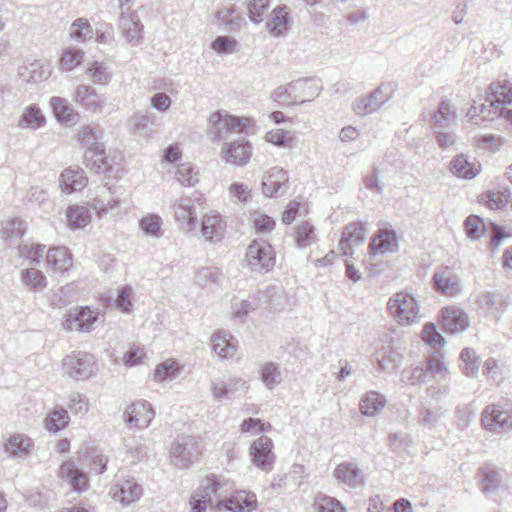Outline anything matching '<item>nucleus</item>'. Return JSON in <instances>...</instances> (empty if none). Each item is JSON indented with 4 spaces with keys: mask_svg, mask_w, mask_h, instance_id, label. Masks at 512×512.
Wrapping results in <instances>:
<instances>
[{
    "mask_svg": "<svg viewBox=\"0 0 512 512\" xmlns=\"http://www.w3.org/2000/svg\"><path fill=\"white\" fill-rule=\"evenodd\" d=\"M428 374H431L433 377H437L438 375H433L429 371V364L427 363L426 368L422 366H416L412 368H405L402 370L400 375V381L408 386L419 384L425 381Z\"/></svg>",
    "mask_w": 512,
    "mask_h": 512,
    "instance_id": "47",
    "label": "nucleus"
},
{
    "mask_svg": "<svg viewBox=\"0 0 512 512\" xmlns=\"http://www.w3.org/2000/svg\"><path fill=\"white\" fill-rule=\"evenodd\" d=\"M45 263L54 272L64 274L73 267V256L65 246H54L46 251Z\"/></svg>",
    "mask_w": 512,
    "mask_h": 512,
    "instance_id": "23",
    "label": "nucleus"
},
{
    "mask_svg": "<svg viewBox=\"0 0 512 512\" xmlns=\"http://www.w3.org/2000/svg\"><path fill=\"white\" fill-rule=\"evenodd\" d=\"M252 155V147L243 139L224 143L220 150V157L228 164L235 166L246 165Z\"/></svg>",
    "mask_w": 512,
    "mask_h": 512,
    "instance_id": "17",
    "label": "nucleus"
},
{
    "mask_svg": "<svg viewBox=\"0 0 512 512\" xmlns=\"http://www.w3.org/2000/svg\"><path fill=\"white\" fill-rule=\"evenodd\" d=\"M99 130L92 126H83L78 132V141L93 151L95 155L102 156L104 153L103 145L98 141Z\"/></svg>",
    "mask_w": 512,
    "mask_h": 512,
    "instance_id": "40",
    "label": "nucleus"
},
{
    "mask_svg": "<svg viewBox=\"0 0 512 512\" xmlns=\"http://www.w3.org/2000/svg\"><path fill=\"white\" fill-rule=\"evenodd\" d=\"M288 173L279 167L270 168L262 179V193L266 197L276 196L287 189Z\"/></svg>",
    "mask_w": 512,
    "mask_h": 512,
    "instance_id": "21",
    "label": "nucleus"
},
{
    "mask_svg": "<svg viewBox=\"0 0 512 512\" xmlns=\"http://www.w3.org/2000/svg\"><path fill=\"white\" fill-rule=\"evenodd\" d=\"M249 390V383L241 377L221 378L211 385V394L216 400L240 398Z\"/></svg>",
    "mask_w": 512,
    "mask_h": 512,
    "instance_id": "12",
    "label": "nucleus"
},
{
    "mask_svg": "<svg viewBox=\"0 0 512 512\" xmlns=\"http://www.w3.org/2000/svg\"><path fill=\"white\" fill-rule=\"evenodd\" d=\"M69 419V415L65 409H54L45 418V427L51 432H58L67 426Z\"/></svg>",
    "mask_w": 512,
    "mask_h": 512,
    "instance_id": "49",
    "label": "nucleus"
},
{
    "mask_svg": "<svg viewBox=\"0 0 512 512\" xmlns=\"http://www.w3.org/2000/svg\"><path fill=\"white\" fill-rule=\"evenodd\" d=\"M200 453L199 442L195 437H182L170 447V463L176 468L186 469L198 458Z\"/></svg>",
    "mask_w": 512,
    "mask_h": 512,
    "instance_id": "9",
    "label": "nucleus"
},
{
    "mask_svg": "<svg viewBox=\"0 0 512 512\" xmlns=\"http://www.w3.org/2000/svg\"><path fill=\"white\" fill-rule=\"evenodd\" d=\"M388 309L393 319L401 326L412 325L421 318L417 299L406 291L392 296L388 301Z\"/></svg>",
    "mask_w": 512,
    "mask_h": 512,
    "instance_id": "5",
    "label": "nucleus"
},
{
    "mask_svg": "<svg viewBox=\"0 0 512 512\" xmlns=\"http://www.w3.org/2000/svg\"><path fill=\"white\" fill-rule=\"evenodd\" d=\"M79 458L98 474L103 473L106 469L107 457L102 450L96 447L86 448L83 452H79Z\"/></svg>",
    "mask_w": 512,
    "mask_h": 512,
    "instance_id": "39",
    "label": "nucleus"
},
{
    "mask_svg": "<svg viewBox=\"0 0 512 512\" xmlns=\"http://www.w3.org/2000/svg\"><path fill=\"white\" fill-rule=\"evenodd\" d=\"M317 511L318 512H343L344 508L341 503L332 497L323 496L319 498L317 502Z\"/></svg>",
    "mask_w": 512,
    "mask_h": 512,
    "instance_id": "64",
    "label": "nucleus"
},
{
    "mask_svg": "<svg viewBox=\"0 0 512 512\" xmlns=\"http://www.w3.org/2000/svg\"><path fill=\"white\" fill-rule=\"evenodd\" d=\"M127 457L131 458V463H137L147 455V447L139 442L135 437L125 439Z\"/></svg>",
    "mask_w": 512,
    "mask_h": 512,
    "instance_id": "55",
    "label": "nucleus"
},
{
    "mask_svg": "<svg viewBox=\"0 0 512 512\" xmlns=\"http://www.w3.org/2000/svg\"><path fill=\"white\" fill-rule=\"evenodd\" d=\"M124 421L130 428H147L155 417V411L150 402L137 400L128 405L123 413Z\"/></svg>",
    "mask_w": 512,
    "mask_h": 512,
    "instance_id": "13",
    "label": "nucleus"
},
{
    "mask_svg": "<svg viewBox=\"0 0 512 512\" xmlns=\"http://www.w3.org/2000/svg\"><path fill=\"white\" fill-rule=\"evenodd\" d=\"M238 42L230 36H218L211 44V48L219 54H232L236 51Z\"/></svg>",
    "mask_w": 512,
    "mask_h": 512,
    "instance_id": "59",
    "label": "nucleus"
},
{
    "mask_svg": "<svg viewBox=\"0 0 512 512\" xmlns=\"http://www.w3.org/2000/svg\"><path fill=\"white\" fill-rule=\"evenodd\" d=\"M64 374L74 380H85L97 371L95 357L86 352L72 353L62 361Z\"/></svg>",
    "mask_w": 512,
    "mask_h": 512,
    "instance_id": "7",
    "label": "nucleus"
},
{
    "mask_svg": "<svg viewBox=\"0 0 512 512\" xmlns=\"http://www.w3.org/2000/svg\"><path fill=\"white\" fill-rule=\"evenodd\" d=\"M69 227L72 229L83 228L91 221V213L84 206H71L66 213Z\"/></svg>",
    "mask_w": 512,
    "mask_h": 512,
    "instance_id": "43",
    "label": "nucleus"
},
{
    "mask_svg": "<svg viewBox=\"0 0 512 512\" xmlns=\"http://www.w3.org/2000/svg\"><path fill=\"white\" fill-rule=\"evenodd\" d=\"M177 181L185 187L194 186L199 181L198 172L194 170L191 163H181L177 166Z\"/></svg>",
    "mask_w": 512,
    "mask_h": 512,
    "instance_id": "51",
    "label": "nucleus"
},
{
    "mask_svg": "<svg viewBox=\"0 0 512 512\" xmlns=\"http://www.w3.org/2000/svg\"><path fill=\"white\" fill-rule=\"evenodd\" d=\"M482 426L490 431L504 426H512V413L501 410L496 405L485 408L481 417Z\"/></svg>",
    "mask_w": 512,
    "mask_h": 512,
    "instance_id": "24",
    "label": "nucleus"
},
{
    "mask_svg": "<svg viewBox=\"0 0 512 512\" xmlns=\"http://www.w3.org/2000/svg\"><path fill=\"white\" fill-rule=\"evenodd\" d=\"M447 115L448 103L446 101H442L438 110L433 114L432 129L436 134L439 145L444 148L448 145V134L446 133L448 128Z\"/></svg>",
    "mask_w": 512,
    "mask_h": 512,
    "instance_id": "29",
    "label": "nucleus"
},
{
    "mask_svg": "<svg viewBox=\"0 0 512 512\" xmlns=\"http://www.w3.org/2000/svg\"><path fill=\"white\" fill-rule=\"evenodd\" d=\"M51 71V65L48 62L35 60L22 67L20 74L27 82L39 83L48 79Z\"/></svg>",
    "mask_w": 512,
    "mask_h": 512,
    "instance_id": "30",
    "label": "nucleus"
},
{
    "mask_svg": "<svg viewBox=\"0 0 512 512\" xmlns=\"http://www.w3.org/2000/svg\"><path fill=\"white\" fill-rule=\"evenodd\" d=\"M46 246L39 243H24L18 246L19 257L28 260L30 264L38 265L41 258L46 255Z\"/></svg>",
    "mask_w": 512,
    "mask_h": 512,
    "instance_id": "45",
    "label": "nucleus"
},
{
    "mask_svg": "<svg viewBox=\"0 0 512 512\" xmlns=\"http://www.w3.org/2000/svg\"><path fill=\"white\" fill-rule=\"evenodd\" d=\"M219 272L214 267L201 268L195 276V280L198 285L205 287L211 283H217L219 280Z\"/></svg>",
    "mask_w": 512,
    "mask_h": 512,
    "instance_id": "62",
    "label": "nucleus"
},
{
    "mask_svg": "<svg viewBox=\"0 0 512 512\" xmlns=\"http://www.w3.org/2000/svg\"><path fill=\"white\" fill-rule=\"evenodd\" d=\"M200 233L210 243L220 242L226 232V222L217 211H209L201 217Z\"/></svg>",
    "mask_w": 512,
    "mask_h": 512,
    "instance_id": "16",
    "label": "nucleus"
},
{
    "mask_svg": "<svg viewBox=\"0 0 512 512\" xmlns=\"http://www.w3.org/2000/svg\"><path fill=\"white\" fill-rule=\"evenodd\" d=\"M290 23L289 13L285 7L278 6L272 11V17L267 22L269 32L280 37L286 34Z\"/></svg>",
    "mask_w": 512,
    "mask_h": 512,
    "instance_id": "35",
    "label": "nucleus"
},
{
    "mask_svg": "<svg viewBox=\"0 0 512 512\" xmlns=\"http://www.w3.org/2000/svg\"><path fill=\"white\" fill-rule=\"evenodd\" d=\"M86 73L92 78L95 84H105L110 79L108 68L98 61H94L86 69Z\"/></svg>",
    "mask_w": 512,
    "mask_h": 512,
    "instance_id": "58",
    "label": "nucleus"
},
{
    "mask_svg": "<svg viewBox=\"0 0 512 512\" xmlns=\"http://www.w3.org/2000/svg\"><path fill=\"white\" fill-rule=\"evenodd\" d=\"M481 200L490 210L497 211L506 206L509 194L506 191H490Z\"/></svg>",
    "mask_w": 512,
    "mask_h": 512,
    "instance_id": "53",
    "label": "nucleus"
},
{
    "mask_svg": "<svg viewBox=\"0 0 512 512\" xmlns=\"http://www.w3.org/2000/svg\"><path fill=\"white\" fill-rule=\"evenodd\" d=\"M87 183L88 178L82 169H65L59 177V186L67 194L81 191Z\"/></svg>",
    "mask_w": 512,
    "mask_h": 512,
    "instance_id": "25",
    "label": "nucleus"
},
{
    "mask_svg": "<svg viewBox=\"0 0 512 512\" xmlns=\"http://www.w3.org/2000/svg\"><path fill=\"white\" fill-rule=\"evenodd\" d=\"M480 170L481 166L478 162L469 161L464 155H457L452 161V171L459 178H474Z\"/></svg>",
    "mask_w": 512,
    "mask_h": 512,
    "instance_id": "36",
    "label": "nucleus"
},
{
    "mask_svg": "<svg viewBox=\"0 0 512 512\" xmlns=\"http://www.w3.org/2000/svg\"><path fill=\"white\" fill-rule=\"evenodd\" d=\"M50 106L59 121L72 123L76 120L77 114L64 98L52 97Z\"/></svg>",
    "mask_w": 512,
    "mask_h": 512,
    "instance_id": "42",
    "label": "nucleus"
},
{
    "mask_svg": "<svg viewBox=\"0 0 512 512\" xmlns=\"http://www.w3.org/2000/svg\"><path fill=\"white\" fill-rule=\"evenodd\" d=\"M386 405V398L384 395L376 391L367 392L360 400L359 408L365 416H375Z\"/></svg>",
    "mask_w": 512,
    "mask_h": 512,
    "instance_id": "32",
    "label": "nucleus"
},
{
    "mask_svg": "<svg viewBox=\"0 0 512 512\" xmlns=\"http://www.w3.org/2000/svg\"><path fill=\"white\" fill-rule=\"evenodd\" d=\"M468 327V318L466 314L458 309L450 310V333L463 331Z\"/></svg>",
    "mask_w": 512,
    "mask_h": 512,
    "instance_id": "63",
    "label": "nucleus"
},
{
    "mask_svg": "<svg viewBox=\"0 0 512 512\" xmlns=\"http://www.w3.org/2000/svg\"><path fill=\"white\" fill-rule=\"evenodd\" d=\"M321 90L320 81L316 78L297 79L277 87L271 98L281 106L303 104L317 97Z\"/></svg>",
    "mask_w": 512,
    "mask_h": 512,
    "instance_id": "2",
    "label": "nucleus"
},
{
    "mask_svg": "<svg viewBox=\"0 0 512 512\" xmlns=\"http://www.w3.org/2000/svg\"><path fill=\"white\" fill-rule=\"evenodd\" d=\"M272 448L273 442L268 437L261 436L254 440L250 446L253 464L263 471L272 470L275 458Z\"/></svg>",
    "mask_w": 512,
    "mask_h": 512,
    "instance_id": "18",
    "label": "nucleus"
},
{
    "mask_svg": "<svg viewBox=\"0 0 512 512\" xmlns=\"http://www.w3.org/2000/svg\"><path fill=\"white\" fill-rule=\"evenodd\" d=\"M27 230V223L17 217L2 222L1 235L5 240L13 241L21 238Z\"/></svg>",
    "mask_w": 512,
    "mask_h": 512,
    "instance_id": "41",
    "label": "nucleus"
},
{
    "mask_svg": "<svg viewBox=\"0 0 512 512\" xmlns=\"http://www.w3.org/2000/svg\"><path fill=\"white\" fill-rule=\"evenodd\" d=\"M269 7V0H251L248 4V15L251 21L260 23Z\"/></svg>",
    "mask_w": 512,
    "mask_h": 512,
    "instance_id": "60",
    "label": "nucleus"
},
{
    "mask_svg": "<svg viewBox=\"0 0 512 512\" xmlns=\"http://www.w3.org/2000/svg\"><path fill=\"white\" fill-rule=\"evenodd\" d=\"M45 123L46 119L41 109L37 105L32 104L23 110L18 126L24 129L37 130L43 127Z\"/></svg>",
    "mask_w": 512,
    "mask_h": 512,
    "instance_id": "33",
    "label": "nucleus"
},
{
    "mask_svg": "<svg viewBox=\"0 0 512 512\" xmlns=\"http://www.w3.org/2000/svg\"><path fill=\"white\" fill-rule=\"evenodd\" d=\"M366 231L365 223L362 222H353L345 226L339 241V249L344 256H351L353 248L363 244Z\"/></svg>",
    "mask_w": 512,
    "mask_h": 512,
    "instance_id": "20",
    "label": "nucleus"
},
{
    "mask_svg": "<svg viewBox=\"0 0 512 512\" xmlns=\"http://www.w3.org/2000/svg\"><path fill=\"white\" fill-rule=\"evenodd\" d=\"M245 260L252 271H269L275 265L273 248L265 241H252L245 255Z\"/></svg>",
    "mask_w": 512,
    "mask_h": 512,
    "instance_id": "10",
    "label": "nucleus"
},
{
    "mask_svg": "<svg viewBox=\"0 0 512 512\" xmlns=\"http://www.w3.org/2000/svg\"><path fill=\"white\" fill-rule=\"evenodd\" d=\"M252 191L246 184L234 182L228 187V196L233 203H246L252 197Z\"/></svg>",
    "mask_w": 512,
    "mask_h": 512,
    "instance_id": "54",
    "label": "nucleus"
},
{
    "mask_svg": "<svg viewBox=\"0 0 512 512\" xmlns=\"http://www.w3.org/2000/svg\"><path fill=\"white\" fill-rule=\"evenodd\" d=\"M84 56V52L77 48H67L61 56V65L66 70H72L77 67Z\"/></svg>",
    "mask_w": 512,
    "mask_h": 512,
    "instance_id": "57",
    "label": "nucleus"
},
{
    "mask_svg": "<svg viewBox=\"0 0 512 512\" xmlns=\"http://www.w3.org/2000/svg\"><path fill=\"white\" fill-rule=\"evenodd\" d=\"M92 209L96 211L98 217H103L109 213L119 215L121 212V201L119 199H104L96 197L90 202Z\"/></svg>",
    "mask_w": 512,
    "mask_h": 512,
    "instance_id": "46",
    "label": "nucleus"
},
{
    "mask_svg": "<svg viewBox=\"0 0 512 512\" xmlns=\"http://www.w3.org/2000/svg\"><path fill=\"white\" fill-rule=\"evenodd\" d=\"M486 103L482 105L483 119H491L496 115L501 106L512 103V90L506 83H493L489 86Z\"/></svg>",
    "mask_w": 512,
    "mask_h": 512,
    "instance_id": "11",
    "label": "nucleus"
},
{
    "mask_svg": "<svg viewBox=\"0 0 512 512\" xmlns=\"http://www.w3.org/2000/svg\"><path fill=\"white\" fill-rule=\"evenodd\" d=\"M60 477L67 481L74 490L82 491L88 486V477L85 472L77 467L74 461H65L59 470Z\"/></svg>",
    "mask_w": 512,
    "mask_h": 512,
    "instance_id": "26",
    "label": "nucleus"
},
{
    "mask_svg": "<svg viewBox=\"0 0 512 512\" xmlns=\"http://www.w3.org/2000/svg\"><path fill=\"white\" fill-rule=\"evenodd\" d=\"M74 100L92 111L100 109L105 103V100L96 93L95 89L88 85H80L76 88Z\"/></svg>",
    "mask_w": 512,
    "mask_h": 512,
    "instance_id": "31",
    "label": "nucleus"
},
{
    "mask_svg": "<svg viewBox=\"0 0 512 512\" xmlns=\"http://www.w3.org/2000/svg\"><path fill=\"white\" fill-rule=\"evenodd\" d=\"M180 373V366L174 359H167L158 364L154 372V380L163 382L168 379H173Z\"/></svg>",
    "mask_w": 512,
    "mask_h": 512,
    "instance_id": "48",
    "label": "nucleus"
},
{
    "mask_svg": "<svg viewBox=\"0 0 512 512\" xmlns=\"http://www.w3.org/2000/svg\"><path fill=\"white\" fill-rule=\"evenodd\" d=\"M216 476L205 478L190 498L193 512H205L207 507L214 503L218 510L231 512H251L258 506L256 495L245 490L236 491L230 497L220 499L224 493V486Z\"/></svg>",
    "mask_w": 512,
    "mask_h": 512,
    "instance_id": "1",
    "label": "nucleus"
},
{
    "mask_svg": "<svg viewBox=\"0 0 512 512\" xmlns=\"http://www.w3.org/2000/svg\"><path fill=\"white\" fill-rule=\"evenodd\" d=\"M333 477L338 484L350 489L362 487L365 482L362 470L352 462L338 464L333 470Z\"/></svg>",
    "mask_w": 512,
    "mask_h": 512,
    "instance_id": "19",
    "label": "nucleus"
},
{
    "mask_svg": "<svg viewBox=\"0 0 512 512\" xmlns=\"http://www.w3.org/2000/svg\"><path fill=\"white\" fill-rule=\"evenodd\" d=\"M202 197L182 196L174 201L171 206L174 220L181 232L191 234L196 229L195 203H199Z\"/></svg>",
    "mask_w": 512,
    "mask_h": 512,
    "instance_id": "8",
    "label": "nucleus"
},
{
    "mask_svg": "<svg viewBox=\"0 0 512 512\" xmlns=\"http://www.w3.org/2000/svg\"><path fill=\"white\" fill-rule=\"evenodd\" d=\"M34 447L33 440L25 434H13L5 443V452L13 458L27 457Z\"/></svg>",
    "mask_w": 512,
    "mask_h": 512,
    "instance_id": "27",
    "label": "nucleus"
},
{
    "mask_svg": "<svg viewBox=\"0 0 512 512\" xmlns=\"http://www.w3.org/2000/svg\"><path fill=\"white\" fill-rule=\"evenodd\" d=\"M279 297V287L276 286H267L263 290H259L255 296L253 297V302L257 304L258 307L269 308V302L271 298Z\"/></svg>",
    "mask_w": 512,
    "mask_h": 512,
    "instance_id": "61",
    "label": "nucleus"
},
{
    "mask_svg": "<svg viewBox=\"0 0 512 512\" xmlns=\"http://www.w3.org/2000/svg\"><path fill=\"white\" fill-rule=\"evenodd\" d=\"M422 341L432 350V354L428 357L429 371L433 375H444L445 366L441 350L445 346V339L437 330L434 323H426L421 331Z\"/></svg>",
    "mask_w": 512,
    "mask_h": 512,
    "instance_id": "6",
    "label": "nucleus"
},
{
    "mask_svg": "<svg viewBox=\"0 0 512 512\" xmlns=\"http://www.w3.org/2000/svg\"><path fill=\"white\" fill-rule=\"evenodd\" d=\"M293 241L295 245L304 249L310 247L317 241V234L314 226L308 221H303L294 227Z\"/></svg>",
    "mask_w": 512,
    "mask_h": 512,
    "instance_id": "34",
    "label": "nucleus"
},
{
    "mask_svg": "<svg viewBox=\"0 0 512 512\" xmlns=\"http://www.w3.org/2000/svg\"><path fill=\"white\" fill-rule=\"evenodd\" d=\"M394 93L395 85L392 82H382L371 92L357 97L352 102V110L360 117L376 113L393 99Z\"/></svg>",
    "mask_w": 512,
    "mask_h": 512,
    "instance_id": "4",
    "label": "nucleus"
},
{
    "mask_svg": "<svg viewBox=\"0 0 512 512\" xmlns=\"http://www.w3.org/2000/svg\"><path fill=\"white\" fill-rule=\"evenodd\" d=\"M465 232L472 239H479L486 232L484 221L476 215H470L465 221Z\"/></svg>",
    "mask_w": 512,
    "mask_h": 512,
    "instance_id": "56",
    "label": "nucleus"
},
{
    "mask_svg": "<svg viewBox=\"0 0 512 512\" xmlns=\"http://www.w3.org/2000/svg\"><path fill=\"white\" fill-rule=\"evenodd\" d=\"M260 378L268 389L274 388L282 380L278 365L272 362L265 363L261 369Z\"/></svg>",
    "mask_w": 512,
    "mask_h": 512,
    "instance_id": "52",
    "label": "nucleus"
},
{
    "mask_svg": "<svg viewBox=\"0 0 512 512\" xmlns=\"http://www.w3.org/2000/svg\"><path fill=\"white\" fill-rule=\"evenodd\" d=\"M250 126V120L228 114L226 111H215L208 118L207 135L218 143L226 139L227 134L240 133Z\"/></svg>",
    "mask_w": 512,
    "mask_h": 512,
    "instance_id": "3",
    "label": "nucleus"
},
{
    "mask_svg": "<svg viewBox=\"0 0 512 512\" xmlns=\"http://www.w3.org/2000/svg\"><path fill=\"white\" fill-rule=\"evenodd\" d=\"M212 350L219 358H231L237 350L233 336L226 331H217L211 337Z\"/></svg>",
    "mask_w": 512,
    "mask_h": 512,
    "instance_id": "28",
    "label": "nucleus"
},
{
    "mask_svg": "<svg viewBox=\"0 0 512 512\" xmlns=\"http://www.w3.org/2000/svg\"><path fill=\"white\" fill-rule=\"evenodd\" d=\"M22 284L34 292L47 287V278L42 271L35 267L25 268L20 273Z\"/></svg>",
    "mask_w": 512,
    "mask_h": 512,
    "instance_id": "37",
    "label": "nucleus"
},
{
    "mask_svg": "<svg viewBox=\"0 0 512 512\" xmlns=\"http://www.w3.org/2000/svg\"><path fill=\"white\" fill-rule=\"evenodd\" d=\"M163 220L158 214H147L139 221V227L146 236L160 238L163 235Z\"/></svg>",
    "mask_w": 512,
    "mask_h": 512,
    "instance_id": "44",
    "label": "nucleus"
},
{
    "mask_svg": "<svg viewBox=\"0 0 512 512\" xmlns=\"http://www.w3.org/2000/svg\"><path fill=\"white\" fill-rule=\"evenodd\" d=\"M369 248L373 256L396 252L398 250L396 232L388 227L378 229L369 244Z\"/></svg>",
    "mask_w": 512,
    "mask_h": 512,
    "instance_id": "22",
    "label": "nucleus"
},
{
    "mask_svg": "<svg viewBox=\"0 0 512 512\" xmlns=\"http://www.w3.org/2000/svg\"><path fill=\"white\" fill-rule=\"evenodd\" d=\"M110 495L115 501L120 502L124 506H128L138 501L143 495V487L133 477L119 479L111 487Z\"/></svg>",
    "mask_w": 512,
    "mask_h": 512,
    "instance_id": "15",
    "label": "nucleus"
},
{
    "mask_svg": "<svg viewBox=\"0 0 512 512\" xmlns=\"http://www.w3.org/2000/svg\"><path fill=\"white\" fill-rule=\"evenodd\" d=\"M69 36L73 40L83 42L93 37V29L86 19L78 18L71 24Z\"/></svg>",
    "mask_w": 512,
    "mask_h": 512,
    "instance_id": "50",
    "label": "nucleus"
},
{
    "mask_svg": "<svg viewBox=\"0 0 512 512\" xmlns=\"http://www.w3.org/2000/svg\"><path fill=\"white\" fill-rule=\"evenodd\" d=\"M120 26L128 41L131 42L140 38L143 26L136 12H122Z\"/></svg>",
    "mask_w": 512,
    "mask_h": 512,
    "instance_id": "38",
    "label": "nucleus"
},
{
    "mask_svg": "<svg viewBox=\"0 0 512 512\" xmlns=\"http://www.w3.org/2000/svg\"><path fill=\"white\" fill-rule=\"evenodd\" d=\"M98 315L97 310H92L87 306L70 309L64 317L63 328L67 331H90L93 329Z\"/></svg>",
    "mask_w": 512,
    "mask_h": 512,
    "instance_id": "14",
    "label": "nucleus"
}]
</instances>
